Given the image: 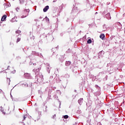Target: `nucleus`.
Returning a JSON list of instances; mask_svg holds the SVG:
<instances>
[{
  "label": "nucleus",
  "instance_id": "f257e3e1",
  "mask_svg": "<svg viewBox=\"0 0 125 125\" xmlns=\"http://www.w3.org/2000/svg\"><path fill=\"white\" fill-rule=\"evenodd\" d=\"M30 12V9H25L24 10L22 11V16L21 18H25V17H27L28 15H29V13Z\"/></svg>",
  "mask_w": 125,
  "mask_h": 125
},
{
  "label": "nucleus",
  "instance_id": "f03ea898",
  "mask_svg": "<svg viewBox=\"0 0 125 125\" xmlns=\"http://www.w3.org/2000/svg\"><path fill=\"white\" fill-rule=\"evenodd\" d=\"M33 72H35V75H39L40 74V68H38V69L33 70Z\"/></svg>",
  "mask_w": 125,
  "mask_h": 125
},
{
  "label": "nucleus",
  "instance_id": "7ed1b4c3",
  "mask_svg": "<svg viewBox=\"0 0 125 125\" xmlns=\"http://www.w3.org/2000/svg\"><path fill=\"white\" fill-rule=\"evenodd\" d=\"M48 9H49V6L48 5L46 6L43 9V11L44 12H46L47 11V10H48Z\"/></svg>",
  "mask_w": 125,
  "mask_h": 125
},
{
  "label": "nucleus",
  "instance_id": "20e7f679",
  "mask_svg": "<svg viewBox=\"0 0 125 125\" xmlns=\"http://www.w3.org/2000/svg\"><path fill=\"white\" fill-rule=\"evenodd\" d=\"M7 17V16H6V15H4L1 19V21H4V20L6 19Z\"/></svg>",
  "mask_w": 125,
  "mask_h": 125
},
{
  "label": "nucleus",
  "instance_id": "39448f33",
  "mask_svg": "<svg viewBox=\"0 0 125 125\" xmlns=\"http://www.w3.org/2000/svg\"><path fill=\"white\" fill-rule=\"evenodd\" d=\"M30 76H31V74H30V73H26L24 74V76L25 77V78H29Z\"/></svg>",
  "mask_w": 125,
  "mask_h": 125
},
{
  "label": "nucleus",
  "instance_id": "423d86ee",
  "mask_svg": "<svg viewBox=\"0 0 125 125\" xmlns=\"http://www.w3.org/2000/svg\"><path fill=\"white\" fill-rule=\"evenodd\" d=\"M20 2L21 4H24L26 2V0H20Z\"/></svg>",
  "mask_w": 125,
  "mask_h": 125
},
{
  "label": "nucleus",
  "instance_id": "0eeeda50",
  "mask_svg": "<svg viewBox=\"0 0 125 125\" xmlns=\"http://www.w3.org/2000/svg\"><path fill=\"white\" fill-rule=\"evenodd\" d=\"M83 99L81 98L80 100H78V103L81 105L83 104Z\"/></svg>",
  "mask_w": 125,
  "mask_h": 125
},
{
  "label": "nucleus",
  "instance_id": "6e6552de",
  "mask_svg": "<svg viewBox=\"0 0 125 125\" xmlns=\"http://www.w3.org/2000/svg\"><path fill=\"white\" fill-rule=\"evenodd\" d=\"M100 39H102L103 40V39L105 38V35L104 34H101V35L100 36Z\"/></svg>",
  "mask_w": 125,
  "mask_h": 125
},
{
  "label": "nucleus",
  "instance_id": "1a4fd4ad",
  "mask_svg": "<svg viewBox=\"0 0 125 125\" xmlns=\"http://www.w3.org/2000/svg\"><path fill=\"white\" fill-rule=\"evenodd\" d=\"M92 41L91 39H88L87 41V43H91Z\"/></svg>",
  "mask_w": 125,
  "mask_h": 125
},
{
  "label": "nucleus",
  "instance_id": "9d476101",
  "mask_svg": "<svg viewBox=\"0 0 125 125\" xmlns=\"http://www.w3.org/2000/svg\"><path fill=\"white\" fill-rule=\"evenodd\" d=\"M52 119H53L54 120H55V119H56V115L54 114V115H53L52 116Z\"/></svg>",
  "mask_w": 125,
  "mask_h": 125
},
{
  "label": "nucleus",
  "instance_id": "9b49d317",
  "mask_svg": "<svg viewBox=\"0 0 125 125\" xmlns=\"http://www.w3.org/2000/svg\"><path fill=\"white\" fill-rule=\"evenodd\" d=\"M20 41H21V38H18L17 40V42H20Z\"/></svg>",
  "mask_w": 125,
  "mask_h": 125
},
{
  "label": "nucleus",
  "instance_id": "f8f14e48",
  "mask_svg": "<svg viewBox=\"0 0 125 125\" xmlns=\"http://www.w3.org/2000/svg\"><path fill=\"white\" fill-rule=\"evenodd\" d=\"M69 118V116L68 115H64L63 116V119H68Z\"/></svg>",
  "mask_w": 125,
  "mask_h": 125
},
{
  "label": "nucleus",
  "instance_id": "ddd939ff",
  "mask_svg": "<svg viewBox=\"0 0 125 125\" xmlns=\"http://www.w3.org/2000/svg\"><path fill=\"white\" fill-rule=\"evenodd\" d=\"M20 33H21V31L20 30H17L16 31V34H20Z\"/></svg>",
  "mask_w": 125,
  "mask_h": 125
},
{
  "label": "nucleus",
  "instance_id": "4468645a",
  "mask_svg": "<svg viewBox=\"0 0 125 125\" xmlns=\"http://www.w3.org/2000/svg\"><path fill=\"white\" fill-rule=\"evenodd\" d=\"M7 82H9V84H10V78H7Z\"/></svg>",
  "mask_w": 125,
  "mask_h": 125
},
{
  "label": "nucleus",
  "instance_id": "2eb2a0df",
  "mask_svg": "<svg viewBox=\"0 0 125 125\" xmlns=\"http://www.w3.org/2000/svg\"><path fill=\"white\" fill-rule=\"evenodd\" d=\"M12 73L13 74H15V73H16V70H15V69H13V70L12 71Z\"/></svg>",
  "mask_w": 125,
  "mask_h": 125
},
{
  "label": "nucleus",
  "instance_id": "dca6fc26",
  "mask_svg": "<svg viewBox=\"0 0 125 125\" xmlns=\"http://www.w3.org/2000/svg\"><path fill=\"white\" fill-rule=\"evenodd\" d=\"M3 92V91H2V90H1V89H0V93H2Z\"/></svg>",
  "mask_w": 125,
  "mask_h": 125
},
{
  "label": "nucleus",
  "instance_id": "f3484780",
  "mask_svg": "<svg viewBox=\"0 0 125 125\" xmlns=\"http://www.w3.org/2000/svg\"><path fill=\"white\" fill-rule=\"evenodd\" d=\"M106 15H108V16L110 15V13H107Z\"/></svg>",
  "mask_w": 125,
  "mask_h": 125
},
{
  "label": "nucleus",
  "instance_id": "a211bd4d",
  "mask_svg": "<svg viewBox=\"0 0 125 125\" xmlns=\"http://www.w3.org/2000/svg\"><path fill=\"white\" fill-rule=\"evenodd\" d=\"M1 111H2V109H1Z\"/></svg>",
  "mask_w": 125,
  "mask_h": 125
},
{
  "label": "nucleus",
  "instance_id": "6ab92c4d",
  "mask_svg": "<svg viewBox=\"0 0 125 125\" xmlns=\"http://www.w3.org/2000/svg\"><path fill=\"white\" fill-rule=\"evenodd\" d=\"M1 24L0 23V26Z\"/></svg>",
  "mask_w": 125,
  "mask_h": 125
}]
</instances>
